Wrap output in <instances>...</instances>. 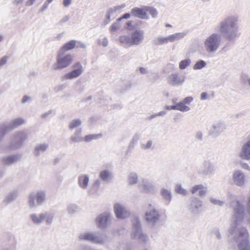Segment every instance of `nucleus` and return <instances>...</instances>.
Here are the masks:
<instances>
[{"label":"nucleus","instance_id":"ea45409f","mask_svg":"<svg viewBox=\"0 0 250 250\" xmlns=\"http://www.w3.org/2000/svg\"><path fill=\"white\" fill-rule=\"evenodd\" d=\"M143 188L145 191H150L152 188L150 185H146V184H143L142 186Z\"/></svg>","mask_w":250,"mask_h":250},{"label":"nucleus","instance_id":"4c0bfd02","mask_svg":"<svg viewBox=\"0 0 250 250\" xmlns=\"http://www.w3.org/2000/svg\"><path fill=\"white\" fill-rule=\"evenodd\" d=\"M210 202L214 205H218L219 206H222L224 204L223 202L220 201L213 198H210Z\"/></svg>","mask_w":250,"mask_h":250},{"label":"nucleus","instance_id":"2f4dec72","mask_svg":"<svg viewBox=\"0 0 250 250\" xmlns=\"http://www.w3.org/2000/svg\"><path fill=\"white\" fill-rule=\"evenodd\" d=\"M190 62V61L189 59L181 61L179 64V67L181 69H183L185 68L187 66H188Z\"/></svg>","mask_w":250,"mask_h":250},{"label":"nucleus","instance_id":"a878e982","mask_svg":"<svg viewBox=\"0 0 250 250\" xmlns=\"http://www.w3.org/2000/svg\"><path fill=\"white\" fill-rule=\"evenodd\" d=\"M129 184L133 185L136 184L138 182L137 175L135 173H131L130 174L128 178Z\"/></svg>","mask_w":250,"mask_h":250},{"label":"nucleus","instance_id":"aec40b11","mask_svg":"<svg viewBox=\"0 0 250 250\" xmlns=\"http://www.w3.org/2000/svg\"><path fill=\"white\" fill-rule=\"evenodd\" d=\"M89 178L87 175H83L79 178V184L81 187L85 188L88 184Z\"/></svg>","mask_w":250,"mask_h":250},{"label":"nucleus","instance_id":"20e7f679","mask_svg":"<svg viewBox=\"0 0 250 250\" xmlns=\"http://www.w3.org/2000/svg\"><path fill=\"white\" fill-rule=\"evenodd\" d=\"M220 36L213 34L208 37L205 42V48L209 52H215L220 45Z\"/></svg>","mask_w":250,"mask_h":250},{"label":"nucleus","instance_id":"c85d7f7f","mask_svg":"<svg viewBox=\"0 0 250 250\" xmlns=\"http://www.w3.org/2000/svg\"><path fill=\"white\" fill-rule=\"evenodd\" d=\"M102 136V134H91L89 135H87L84 138V141L86 142H89L92 140L97 139L99 137H101Z\"/></svg>","mask_w":250,"mask_h":250},{"label":"nucleus","instance_id":"e2e57ef3","mask_svg":"<svg viewBox=\"0 0 250 250\" xmlns=\"http://www.w3.org/2000/svg\"><path fill=\"white\" fill-rule=\"evenodd\" d=\"M3 37L1 36H0V42L2 40Z\"/></svg>","mask_w":250,"mask_h":250},{"label":"nucleus","instance_id":"052dcab7","mask_svg":"<svg viewBox=\"0 0 250 250\" xmlns=\"http://www.w3.org/2000/svg\"><path fill=\"white\" fill-rule=\"evenodd\" d=\"M203 3H207L211 1L212 0H200Z\"/></svg>","mask_w":250,"mask_h":250},{"label":"nucleus","instance_id":"b1692460","mask_svg":"<svg viewBox=\"0 0 250 250\" xmlns=\"http://www.w3.org/2000/svg\"><path fill=\"white\" fill-rule=\"evenodd\" d=\"M185 36V34L183 33H177L174 35H172L168 37L169 42H173L175 40H178Z\"/></svg>","mask_w":250,"mask_h":250},{"label":"nucleus","instance_id":"c9c22d12","mask_svg":"<svg viewBox=\"0 0 250 250\" xmlns=\"http://www.w3.org/2000/svg\"><path fill=\"white\" fill-rule=\"evenodd\" d=\"M204 188V187L203 185H196V186H195L194 187H193V188H192V189L191 190V192L192 193H194L196 192H197L198 190H200L203 189Z\"/></svg>","mask_w":250,"mask_h":250},{"label":"nucleus","instance_id":"2eb2a0df","mask_svg":"<svg viewBox=\"0 0 250 250\" xmlns=\"http://www.w3.org/2000/svg\"><path fill=\"white\" fill-rule=\"evenodd\" d=\"M144 32L141 30L135 31L132 35V44H138L143 39Z\"/></svg>","mask_w":250,"mask_h":250},{"label":"nucleus","instance_id":"1a4fd4ad","mask_svg":"<svg viewBox=\"0 0 250 250\" xmlns=\"http://www.w3.org/2000/svg\"><path fill=\"white\" fill-rule=\"evenodd\" d=\"M74 70L71 72L64 75L62 77V80L72 79L80 76L83 71L82 66L80 62L74 64L73 66Z\"/></svg>","mask_w":250,"mask_h":250},{"label":"nucleus","instance_id":"69168bd1","mask_svg":"<svg viewBox=\"0 0 250 250\" xmlns=\"http://www.w3.org/2000/svg\"><path fill=\"white\" fill-rule=\"evenodd\" d=\"M164 113H162V112H159V113L158 115H162L163 114H164Z\"/></svg>","mask_w":250,"mask_h":250},{"label":"nucleus","instance_id":"5fc2aeb1","mask_svg":"<svg viewBox=\"0 0 250 250\" xmlns=\"http://www.w3.org/2000/svg\"><path fill=\"white\" fill-rule=\"evenodd\" d=\"M241 166H242V167L243 168L247 169H249V167L248 165L246 164H242Z\"/></svg>","mask_w":250,"mask_h":250},{"label":"nucleus","instance_id":"a19ab883","mask_svg":"<svg viewBox=\"0 0 250 250\" xmlns=\"http://www.w3.org/2000/svg\"><path fill=\"white\" fill-rule=\"evenodd\" d=\"M15 158L14 157H9L5 160L6 164L11 163L14 161Z\"/></svg>","mask_w":250,"mask_h":250},{"label":"nucleus","instance_id":"8fccbe9b","mask_svg":"<svg viewBox=\"0 0 250 250\" xmlns=\"http://www.w3.org/2000/svg\"><path fill=\"white\" fill-rule=\"evenodd\" d=\"M246 209L247 211L249 212V213L250 214V197L247 203Z\"/></svg>","mask_w":250,"mask_h":250},{"label":"nucleus","instance_id":"49530a36","mask_svg":"<svg viewBox=\"0 0 250 250\" xmlns=\"http://www.w3.org/2000/svg\"><path fill=\"white\" fill-rule=\"evenodd\" d=\"M133 22L132 21H129L127 22V27L126 28L128 29H131L132 27H133Z\"/></svg>","mask_w":250,"mask_h":250},{"label":"nucleus","instance_id":"7c9ffc66","mask_svg":"<svg viewBox=\"0 0 250 250\" xmlns=\"http://www.w3.org/2000/svg\"><path fill=\"white\" fill-rule=\"evenodd\" d=\"M206 62L204 61H199L197 62L194 66V69H199L205 67Z\"/></svg>","mask_w":250,"mask_h":250},{"label":"nucleus","instance_id":"423d86ee","mask_svg":"<svg viewBox=\"0 0 250 250\" xmlns=\"http://www.w3.org/2000/svg\"><path fill=\"white\" fill-rule=\"evenodd\" d=\"M64 52L59 51L58 54L57 64L54 66V69H61L68 66L72 62L73 57L70 55L63 56Z\"/></svg>","mask_w":250,"mask_h":250},{"label":"nucleus","instance_id":"f03ea898","mask_svg":"<svg viewBox=\"0 0 250 250\" xmlns=\"http://www.w3.org/2000/svg\"><path fill=\"white\" fill-rule=\"evenodd\" d=\"M236 21L232 18H228L226 20L222 22L220 27V31L224 34L230 40L234 38L236 35Z\"/></svg>","mask_w":250,"mask_h":250},{"label":"nucleus","instance_id":"603ef678","mask_svg":"<svg viewBox=\"0 0 250 250\" xmlns=\"http://www.w3.org/2000/svg\"><path fill=\"white\" fill-rule=\"evenodd\" d=\"M29 98L28 97H27V96H25L22 99V103H24L27 102L29 100Z\"/></svg>","mask_w":250,"mask_h":250},{"label":"nucleus","instance_id":"09e8293b","mask_svg":"<svg viewBox=\"0 0 250 250\" xmlns=\"http://www.w3.org/2000/svg\"><path fill=\"white\" fill-rule=\"evenodd\" d=\"M76 209V207L75 206H71L69 207L68 211L69 212H72L75 211Z\"/></svg>","mask_w":250,"mask_h":250},{"label":"nucleus","instance_id":"6ab92c4d","mask_svg":"<svg viewBox=\"0 0 250 250\" xmlns=\"http://www.w3.org/2000/svg\"><path fill=\"white\" fill-rule=\"evenodd\" d=\"M75 46V42L74 41H71L68 43L65 44L61 49L60 51H61V52H64L66 51L70 50L74 48Z\"/></svg>","mask_w":250,"mask_h":250},{"label":"nucleus","instance_id":"6e6d98bb","mask_svg":"<svg viewBox=\"0 0 250 250\" xmlns=\"http://www.w3.org/2000/svg\"><path fill=\"white\" fill-rule=\"evenodd\" d=\"M140 72L143 74H145L146 73V69L143 67L140 68Z\"/></svg>","mask_w":250,"mask_h":250},{"label":"nucleus","instance_id":"72a5a7b5","mask_svg":"<svg viewBox=\"0 0 250 250\" xmlns=\"http://www.w3.org/2000/svg\"><path fill=\"white\" fill-rule=\"evenodd\" d=\"M161 194L162 196L166 199V200H170V194L169 192L165 189H162L161 191Z\"/></svg>","mask_w":250,"mask_h":250},{"label":"nucleus","instance_id":"ddd939ff","mask_svg":"<svg viewBox=\"0 0 250 250\" xmlns=\"http://www.w3.org/2000/svg\"><path fill=\"white\" fill-rule=\"evenodd\" d=\"M233 181L234 183L239 187L242 186L245 181V177L244 174L240 171H236L233 173Z\"/></svg>","mask_w":250,"mask_h":250},{"label":"nucleus","instance_id":"f8f14e48","mask_svg":"<svg viewBox=\"0 0 250 250\" xmlns=\"http://www.w3.org/2000/svg\"><path fill=\"white\" fill-rule=\"evenodd\" d=\"M45 194L42 192H39L35 196H30L29 197V204L31 207L35 205H40L44 200Z\"/></svg>","mask_w":250,"mask_h":250},{"label":"nucleus","instance_id":"864d4df0","mask_svg":"<svg viewBox=\"0 0 250 250\" xmlns=\"http://www.w3.org/2000/svg\"><path fill=\"white\" fill-rule=\"evenodd\" d=\"M207 96V94L206 93L204 92V93H202L201 96V99H202V100L205 99L206 98Z\"/></svg>","mask_w":250,"mask_h":250},{"label":"nucleus","instance_id":"774afa93","mask_svg":"<svg viewBox=\"0 0 250 250\" xmlns=\"http://www.w3.org/2000/svg\"><path fill=\"white\" fill-rule=\"evenodd\" d=\"M249 84L250 85V79L249 80Z\"/></svg>","mask_w":250,"mask_h":250},{"label":"nucleus","instance_id":"5701e85b","mask_svg":"<svg viewBox=\"0 0 250 250\" xmlns=\"http://www.w3.org/2000/svg\"><path fill=\"white\" fill-rule=\"evenodd\" d=\"M120 42L122 44L131 45L132 44V41L129 37L123 36L120 37Z\"/></svg>","mask_w":250,"mask_h":250},{"label":"nucleus","instance_id":"4468645a","mask_svg":"<svg viewBox=\"0 0 250 250\" xmlns=\"http://www.w3.org/2000/svg\"><path fill=\"white\" fill-rule=\"evenodd\" d=\"M240 157L244 159H250V140L243 146Z\"/></svg>","mask_w":250,"mask_h":250},{"label":"nucleus","instance_id":"4d7b16f0","mask_svg":"<svg viewBox=\"0 0 250 250\" xmlns=\"http://www.w3.org/2000/svg\"><path fill=\"white\" fill-rule=\"evenodd\" d=\"M39 149L44 151L45 150V147H44V146H40L37 147V148L36 149V150L37 151L39 150Z\"/></svg>","mask_w":250,"mask_h":250},{"label":"nucleus","instance_id":"a211bd4d","mask_svg":"<svg viewBox=\"0 0 250 250\" xmlns=\"http://www.w3.org/2000/svg\"><path fill=\"white\" fill-rule=\"evenodd\" d=\"M159 215L155 210L146 213V219L147 222L153 223L159 219Z\"/></svg>","mask_w":250,"mask_h":250},{"label":"nucleus","instance_id":"7ed1b4c3","mask_svg":"<svg viewBox=\"0 0 250 250\" xmlns=\"http://www.w3.org/2000/svg\"><path fill=\"white\" fill-rule=\"evenodd\" d=\"M156 16L158 14L156 8L152 6H143L141 8L134 7L131 9V13H126L123 16Z\"/></svg>","mask_w":250,"mask_h":250},{"label":"nucleus","instance_id":"4be33fe9","mask_svg":"<svg viewBox=\"0 0 250 250\" xmlns=\"http://www.w3.org/2000/svg\"><path fill=\"white\" fill-rule=\"evenodd\" d=\"M100 177L104 181L109 182L111 177V173L107 170H104L100 173Z\"/></svg>","mask_w":250,"mask_h":250},{"label":"nucleus","instance_id":"473e14b6","mask_svg":"<svg viewBox=\"0 0 250 250\" xmlns=\"http://www.w3.org/2000/svg\"><path fill=\"white\" fill-rule=\"evenodd\" d=\"M177 110H181L182 111H188L189 109V108L183 104V103H179L177 104Z\"/></svg>","mask_w":250,"mask_h":250},{"label":"nucleus","instance_id":"f704fd0d","mask_svg":"<svg viewBox=\"0 0 250 250\" xmlns=\"http://www.w3.org/2000/svg\"><path fill=\"white\" fill-rule=\"evenodd\" d=\"M176 192L183 195L187 194V191L183 188L180 186H177L175 188Z\"/></svg>","mask_w":250,"mask_h":250},{"label":"nucleus","instance_id":"de8ad7c7","mask_svg":"<svg viewBox=\"0 0 250 250\" xmlns=\"http://www.w3.org/2000/svg\"><path fill=\"white\" fill-rule=\"evenodd\" d=\"M192 100V98L191 97H188L186 98L184 101L186 104H189Z\"/></svg>","mask_w":250,"mask_h":250},{"label":"nucleus","instance_id":"0eeeda50","mask_svg":"<svg viewBox=\"0 0 250 250\" xmlns=\"http://www.w3.org/2000/svg\"><path fill=\"white\" fill-rule=\"evenodd\" d=\"M133 230L132 232V237L134 239H137L143 242H146L148 240L146 234L143 233L140 227V223L138 218H135L133 222Z\"/></svg>","mask_w":250,"mask_h":250},{"label":"nucleus","instance_id":"f257e3e1","mask_svg":"<svg viewBox=\"0 0 250 250\" xmlns=\"http://www.w3.org/2000/svg\"><path fill=\"white\" fill-rule=\"evenodd\" d=\"M235 213L234 222L231 224L230 232L233 235L235 241L238 244L239 250H250V244L248 241V232L245 228L240 225L243 218L244 206L237 201L234 208Z\"/></svg>","mask_w":250,"mask_h":250},{"label":"nucleus","instance_id":"338daca9","mask_svg":"<svg viewBox=\"0 0 250 250\" xmlns=\"http://www.w3.org/2000/svg\"><path fill=\"white\" fill-rule=\"evenodd\" d=\"M53 0H48V3H50Z\"/></svg>","mask_w":250,"mask_h":250},{"label":"nucleus","instance_id":"c03bdc74","mask_svg":"<svg viewBox=\"0 0 250 250\" xmlns=\"http://www.w3.org/2000/svg\"><path fill=\"white\" fill-rule=\"evenodd\" d=\"M206 191H207V190H206V188H204L203 189L200 190L199 191V196H202L206 194Z\"/></svg>","mask_w":250,"mask_h":250},{"label":"nucleus","instance_id":"a18cd8bd","mask_svg":"<svg viewBox=\"0 0 250 250\" xmlns=\"http://www.w3.org/2000/svg\"><path fill=\"white\" fill-rule=\"evenodd\" d=\"M7 61V57H4L0 60V66L4 64Z\"/></svg>","mask_w":250,"mask_h":250},{"label":"nucleus","instance_id":"0e129e2a","mask_svg":"<svg viewBox=\"0 0 250 250\" xmlns=\"http://www.w3.org/2000/svg\"><path fill=\"white\" fill-rule=\"evenodd\" d=\"M171 25L169 24H166V27H171Z\"/></svg>","mask_w":250,"mask_h":250},{"label":"nucleus","instance_id":"3c124183","mask_svg":"<svg viewBox=\"0 0 250 250\" xmlns=\"http://www.w3.org/2000/svg\"><path fill=\"white\" fill-rule=\"evenodd\" d=\"M35 0H28L26 2V5L30 6L33 4Z\"/></svg>","mask_w":250,"mask_h":250},{"label":"nucleus","instance_id":"e433bc0d","mask_svg":"<svg viewBox=\"0 0 250 250\" xmlns=\"http://www.w3.org/2000/svg\"><path fill=\"white\" fill-rule=\"evenodd\" d=\"M98 43L100 45H102L104 47H105L108 44V41L106 38H103L102 39H99Z\"/></svg>","mask_w":250,"mask_h":250},{"label":"nucleus","instance_id":"6e6552de","mask_svg":"<svg viewBox=\"0 0 250 250\" xmlns=\"http://www.w3.org/2000/svg\"><path fill=\"white\" fill-rule=\"evenodd\" d=\"M114 210L117 217L119 218H125L130 214V211L125 207L119 203L115 204Z\"/></svg>","mask_w":250,"mask_h":250},{"label":"nucleus","instance_id":"39448f33","mask_svg":"<svg viewBox=\"0 0 250 250\" xmlns=\"http://www.w3.org/2000/svg\"><path fill=\"white\" fill-rule=\"evenodd\" d=\"M79 239L95 244H103L104 239L100 234L92 232H84L80 234Z\"/></svg>","mask_w":250,"mask_h":250},{"label":"nucleus","instance_id":"79ce46f5","mask_svg":"<svg viewBox=\"0 0 250 250\" xmlns=\"http://www.w3.org/2000/svg\"><path fill=\"white\" fill-rule=\"evenodd\" d=\"M71 3V0H63V4L64 6L67 7L70 5Z\"/></svg>","mask_w":250,"mask_h":250},{"label":"nucleus","instance_id":"9b49d317","mask_svg":"<svg viewBox=\"0 0 250 250\" xmlns=\"http://www.w3.org/2000/svg\"><path fill=\"white\" fill-rule=\"evenodd\" d=\"M110 217V214L106 212L98 216L96 219L98 227L101 229L106 228L108 226Z\"/></svg>","mask_w":250,"mask_h":250},{"label":"nucleus","instance_id":"13d9d810","mask_svg":"<svg viewBox=\"0 0 250 250\" xmlns=\"http://www.w3.org/2000/svg\"><path fill=\"white\" fill-rule=\"evenodd\" d=\"M152 144V142L151 141H148L146 144V147L148 148Z\"/></svg>","mask_w":250,"mask_h":250},{"label":"nucleus","instance_id":"37998d69","mask_svg":"<svg viewBox=\"0 0 250 250\" xmlns=\"http://www.w3.org/2000/svg\"><path fill=\"white\" fill-rule=\"evenodd\" d=\"M71 140L73 142H79V141H82L83 139L81 137H71Z\"/></svg>","mask_w":250,"mask_h":250},{"label":"nucleus","instance_id":"680f3d73","mask_svg":"<svg viewBox=\"0 0 250 250\" xmlns=\"http://www.w3.org/2000/svg\"><path fill=\"white\" fill-rule=\"evenodd\" d=\"M80 133H81V130H79V131H78L77 132H76V135H78V134H79Z\"/></svg>","mask_w":250,"mask_h":250},{"label":"nucleus","instance_id":"dca6fc26","mask_svg":"<svg viewBox=\"0 0 250 250\" xmlns=\"http://www.w3.org/2000/svg\"><path fill=\"white\" fill-rule=\"evenodd\" d=\"M125 4H122L119 5H117L113 7L109 8L107 10V16L111 14H119L122 10L125 7Z\"/></svg>","mask_w":250,"mask_h":250},{"label":"nucleus","instance_id":"9d476101","mask_svg":"<svg viewBox=\"0 0 250 250\" xmlns=\"http://www.w3.org/2000/svg\"><path fill=\"white\" fill-rule=\"evenodd\" d=\"M74 70L71 72L64 75L62 77V80L72 79L80 76L83 71L82 66L80 62L74 64L73 66Z\"/></svg>","mask_w":250,"mask_h":250},{"label":"nucleus","instance_id":"f3484780","mask_svg":"<svg viewBox=\"0 0 250 250\" xmlns=\"http://www.w3.org/2000/svg\"><path fill=\"white\" fill-rule=\"evenodd\" d=\"M201 206L202 202L197 199L195 198L191 201L189 209L192 213H198V209L201 207Z\"/></svg>","mask_w":250,"mask_h":250},{"label":"nucleus","instance_id":"c756f323","mask_svg":"<svg viewBox=\"0 0 250 250\" xmlns=\"http://www.w3.org/2000/svg\"><path fill=\"white\" fill-rule=\"evenodd\" d=\"M24 123V121L21 119H17L14 120L11 125V127H16Z\"/></svg>","mask_w":250,"mask_h":250},{"label":"nucleus","instance_id":"412c9836","mask_svg":"<svg viewBox=\"0 0 250 250\" xmlns=\"http://www.w3.org/2000/svg\"><path fill=\"white\" fill-rule=\"evenodd\" d=\"M171 84L172 85H177L182 83L184 82V80H181L178 77L177 74L172 75L170 77Z\"/></svg>","mask_w":250,"mask_h":250},{"label":"nucleus","instance_id":"393cba45","mask_svg":"<svg viewBox=\"0 0 250 250\" xmlns=\"http://www.w3.org/2000/svg\"><path fill=\"white\" fill-rule=\"evenodd\" d=\"M45 216L42 214H41L39 216H37L36 215H32L31 218L33 221L36 223H39L41 222L42 221L45 219Z\"/></svg>","mask_w":250,"mask_h":250},{"label":"nucleus","instance_id":"cd10ccee","mask_svg":"<svg viewBox=\"0 0 250 250\" xmlns=\"http://www.w3.org/2000/svg\"><path fill=\"white\" fill-rule=\"evenodd\" d=\"M129 17H121L120 18H119L118 20V22L114 23L112 26L111 27L110 30L112 31H115L117 29H118L120 28V25L119 24V22L121 21L123 19H127Z\"/></svg>","mask_w":250,"mask_h":250},{"label":"nucleus","instance_id":"bb28decb","mask_svg":"<svg viewBox=\"0 0 250 250\" xmlns=\"http://www.w3.org/2000/svg\"><path fill=\"white\" fill-rule=\"evenodd\" d=\"M82 124V121L80 119H77L72 121L69 124V128L73 129L78 127Z\"/></svg>","mask_w":250,"mask_h":250},{"label":"nucleus","instance_id":"58836bf2","mask_svg":"<svg viewBox=\"0 0 250 250\" xmlns=\"http://www.w3.org/2000/svg\"><path fill=\"white\" fill-rule=\"evenodd\" d=\"M169 41L168 37L165 38H158L157 40V44H162L163 43H167Z\"/></svg>","mask_w":250,"mask_h":250},{"label":"nucleus","instance_id":"bf43d9fd","mask_svg":"<svg viewBox=\"0 0 250 250\" xmlns=\"http://www.w3.org/2000/svg\"><path fill=\"white\" fill-rule=\"evenodd\" d=\"M169 109H177V104L176 105L171 106Z\"/></svg>","mask_w":250,"mask_h":250}]
</instances>
